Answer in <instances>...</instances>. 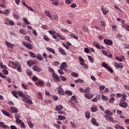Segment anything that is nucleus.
<instances>
[{
  "instance_id": "obj_1",
  "label": "nucleus",
  "mask_w": 129,
  "mask_h": 129,
  "mask_svg": "<svg viewBox=\"0 0 129 129\" xmlns=\"http://www.w3.org/2000/svg\"><path fill=\"white\" fill-rule=\"evenodd\" d=\"M18 94L21 96V97H23L22 98V100L24 102H26L28 104H33V101L31 100V99L30 98V96L28 95H26L25 96V94H24V93L23 92L19 91H18Z\"/></svg>"
},
{
  "instance_id": "obj_2",
  "label": "nucleus",
  "mask_w": 129,
  "mask_h": 129,
  "mask_svg": "<svg viewBox=\"0 0 129 129\" xmlns=\"http://www.w3.org/2000/svg\"><path fill=\"white\" fill-rule=\"evenodd\" d=\"M22 67V66L21 65V64H20V63H19V62H16L15 63V65L14 66V69H17V71L19 72H21L22 70L21 69Z\"/></svg>"
},
{
  "instance_id": "obj_3",
  "label": "nucleus",
  "mask_w": 129,
  "mask_h": 129,
  "mask_svg": "<svg viewBox=\"0 0 129 129\" xmlns=\"http://www.w3.org/2000/svg\"><path fill=\"white\" fill-rule=\"evenodd\" d=\"M104 43L106 45H108V46H112L113 45V42L110 39H104Z\"/></svg>"
},
{
  "instance_id": "obj_4",
  "label": "nucleus",
  "mask_w": 129,
  "mask_h": 129,
  "mask_svg": "<svg viewBox=\"0 0 129 129\" xmlns=\"http://www.w3.org/2000/svg\"><path fill=\"white\" fill-rule=\"evenodd\" d=\"M56 89H57V92L58 94H60V95H64V90L61 87H58L56 88Z\"/></svg>"
},
{
  "instance_id": "obj_5",
  "label": "nucleus",
  "mask_w": 129,
  "mask_h": 129,
  "mask_svg": "<svg viewBox=\"0 0 129 129\" xmlns=\"http://www.w3.org/2000/svg\"><path fill=\"white\" fill-rule=\"evenodd\" d=\"M23 45L25 46V47H27L28 49H33V45L29 43H27V42H23Z\"/></svg>"
},
{
  "instance_id": "obj_6",
  "label": "nucleus",
  "mask_w": 129,
  "mask_h": 129,
  "mask_svg": "<svg viewBox=\"0 0 129 129\" xmlns=\"http://www.w3.org/2000/svg\"><path fill=\"white\" fill-rule=\"evenodd\" d=\"M115 67L116 69H118V68H123L124 65L122 63H117L115 62Z\"/></svg>"
},
{
  "instance_id": "obj_7",
  "label": "nucleus",
  "mask_w": 129,
  "mask_h": 129,
  "mask_svg": "<svg viewBox=\"0 0 129 129\" xmlns=\"http://www.w3.org/2000/svg\"><path fill=\"white\" fill-rule=\"evenodd\" d=\"M98 110V107L95 106V105H93L91 108V111L92 112H96Z\"/></svg>"
},
{
  "instance_id": "obj_8",
  "label": "nucleus",
  "mask_w": 129,
  "mask_h": 129,
  "mask_svg": "<svg viewBox=\"0 0 129 129\" xmlns=\"http://www.w3.org/2000/svg\"><path fill=\"white\" fill-rule=\"evenodd\" d=\"M65 68H67V62H63L60 64V69L65 70Z\"/></svg>"
},
{
  "instance_id": "obj_9",
  "label": "nucleus",
  "mask_w": 129,
  "mask_h": 129,
  "mask_svg": "<svg viewBox=\"0 0 129 129\" xmlns=\"http://www.w3.org/2000/svg\"><path fill=\"white\" fill-rule=\"evenodd\" d=\"M52 76L54 78V79H55V81L57 82H59V81H60L61 80H60V78H59L58 75H56L55 73H52Z\"/></svg>"
},
{
  "instance_id": "obj_10",
  "label": "nucleus",
  "mask_w": 129,
  "mask_h": 129,
  "mask_svg": "<svg viewBox=\"0 0 129 129\" xmlns=\"http://www.w3.org/2000/svg\"><path fill=\"white\" fill-rule=\"evenodd\" d=\"M6 45L8 47V48H10L11 49H14V45L8 41H6Z\"/></svg>"
},
{
  "instance_id": "obj_11",
  "label": "nucleus",
  "mask_w": 129,
  "mask_h": 129,
  "mask_svg": "<svg viewBox=\"0 0 129 129\" xmlns=\"http://www.w3.org/2000/svg\"><path fill=\"white\" fill-rule=\"evenodd\" d=\"M0 127H3V128H10V127L6 124L3 121L0 122Z\"/></svg>"
},
{
  "instance_id": "obj_12",
  "label": "nucleus",
  "mask_w": 129,
  "mask_h": 129,
  "mask_svg": "<svg viewBox=\"0 0 129 129\" xmlns=\"http://www.w3.org/2000/svg\"><path fill=\"white\" fill-rule=\"evenodd\" d=\"M59 51L60 52V54L61 55H64V56H67V53H66V52H65V50L63 49V48L59 47L58 48Z\"/></svg>"
},
{
  "instance_id": "obj_13",
  "label": "nucleus",
  "mask_w": 129,
  "mask_h": 129,
  "mask_svg": "<svg viewBox=\"0 0 129 129\" xmlns=\"http://www.w3.org/2000/svg\"><path fill=\"white\" fill-rule=\"evenodd\" d=\"M2 112L3 113V114L11 118V115L10 114V113H9L8 111H6L5 110H2Z\"/></svg>"
},
{
  "instance_id": "obj_14",
  "label": "nucleus",
  "mask_w": 129,
  "mask_h": 129,
  "mask_svg": "<svg viewBox=\"0 0 129 129\" xmlns=\"http://www.w3.org/2000/svg\"><path fill=\"white\" fill-rule=\"evenodd\" d=\"M91 123H92L94 125H96V126H98V123L96 122V119L94 118H92L91 120Z\"/></svg>"
},
{
  "instance_id": "obj_15",
  "label": "nucleus",
  "mask_w": 129,
  "mask_h": 129,
  "mask_svg": "<svg viewBox=\"0 0 129 129\" xmlns=\"http://www.w3.org/2000/svg\"><path fill=\"white\" fill-rule=\"evenodd\" d=\"M32 69L34 70V71H36L37 72H40V71H41V69H40V68L37 66H33Z\"/></svg>"
},
{
  "instance_id": "obj_16",
  "label": "nucleus",
  "mask_w": 129,
  "mask_h": 129,
  "mask_svg": "<svg viewBox=\"0 0 129 129\" xmlns=\"http://www.w3.org/2000/svg\"><path fill=\"white\" fill-rule=\"evenodd\" d=\"M119 106H120V107H123V108H125L127 107V103L125 102L121 103L119 104Z\"/></svg>"
},
{
  "instance_id": "obj_17",
  "label": "nucleus",
  "mask_w": 129,
  "mask_h": 129,
  "mask_svg": "<svg viewBox=\"0 0 129 129\" xmlns=\"http://www.w3.org/2000/svg\"><path fill=\"white\" fill-rule=\"evenodd\" d=\"M27 64L29 67H32L33 65H35V61L33 60H28L27 61Z\"/></svg>"
},
{
  "instance_id": "obj_18",
  "label": "nucleus",
  "mask_w": 129,
  "mask_h": 129,
  "mask_svg": "<svg viewBox=\"0 0 129 129\" xmlns=\"http://www.w3.org/2000/svg\"><path fill=\"white\" fill-rule=\"evenodd\" d=\"M105 114L108 115L109 116H112V115H113L112 112H110L109 110H106V111H105Z\"/></svg>"
},
{
  "instance_id": "obj_19",
  "label": "nucleus",
  "mask_w": 129,
  "mask_h": 129,
  "mask_svg": "<svg viewBox=\"0 0 129 129\" xmlns=\"http://www.w3.org/2000/svg\"><path fill=\"white\" fill-rule=\"evenodd\" d=\"M85 97H86V98H87L88 99H91V98H92V97H93V94H85Z\"/></svg>"
},
{
  "instance_id": "obj_20",
  "label": "nucleus",
  "mask_w": 129,
  "mask_h": 129,
  "mask_svg": "<svg viewBox=\"0 0 129 129\" xmlns=\"http://www.w3.org/2000/svg\"><path fill=\"white\" fill-rule=\"evenodd\" d=\"M36 58L38 59V60H39L40 61H42L43 60V56L40 54V53H38L36 56Z\"/></svg>"
},
{
  "instance_id": "obj_21",
  "label": "nucleus",
  "mask_w": 129,
  "mask_h": 129,
  "mask_svg": "<svg viewBox=\"0 0 129 129\" xmlns=\"http://www.w3.org/2000/svg\"><path fill=\"white\" fill-rule=\"evenodd\" d=\"M36 85L37 86H43L44 83L41 81H39L37 83H35Z\"/></svg>"
},
{
  "instance_id": "obj_22",
  "label": "nucleus",
  "mask_w": 129,
  "mask_h": 129,
  "mask_svg": "<svg viewBox=\"0 0 129 129\" xmlns=\"http://www.w3.org/2000/svg\"><path fill=\"white\" fill-rule=\"evenodd\" d=\"M61 109H63V106L59 105H57L55 107V110H61Z\"/></svg>"
},
{
  "instance_id": "obj_23",
  "label": "nucleus",
  "mask_w": 129,
  "mask_h": 129,
  "mask_svg": "<svg viewBox=\"0 0 129 129\" xmlns=\"http://www.w3.org/2000/svg\"><path fill=\"white\" fill-rule=\"evenodd\" d=\"M11 108L13 112H15V113H18V108L14 106H11Z\"/></svg>"
},
{
  "instance_id": "obj_24",
  "label": "nucleus",
  "mask_w": 129,
  "mask_h": 129,
  "mask_svg": "<svg viewBox=\"0 0 129 129\" xmlns=\"http://www.w3.org/2000/svg\"><path fill=\"white\" fill-rule=\"evenodd\" d=\"M44 14H45V16H46L47 17H49V18H52V16L50 14V12L49 11H45Z\"/></svg>"
},
{
  "instance_id": "obj_25",
  "label": "nucleus",
  "mask_w": 129,
  "mask_h": 129,
  "mask_svg": "<svg viewBox=\"0 0 129 129\" xmlns=\"http://www.w3.org/2000/svg\"><path fill=\"white\" fill-rule=\"evenodd\" d=\"M122 27H123V28H125V30L129 32V25H128L123 23L122 24Z\"/></svg>"
},
{
  "instance_id": "obj_26",
  "label": "nucleus",
  "mask_w": 129,
  "mask_h": 129,
  "mask_svg": "<svg viewBox=\"0 0 129 129\" xmlns=\"http://www.w3.org/2000/svg\"><path fill=\"white\" fill-rule=\"evenodd\" d=\"M10 14V10L7 9L5 11H2V15H6V16H9Z\"/></svg>"
},
{
  "instance_id": "obj_27",
  "label": "nucleus",
  "mask_w": 129,
  "mask_h": 129,
  "mask_svg": "<svg viewBox=\"0 0 129 129\" xmlns=\"http://www.w3.org/2000/svg\"><path fill=\"white\" fill-rule=\"evenodd\" d=\"M101 10L104 15H107V13H108V10L106 9H103V8H102Z\"/></svg>"
},
{
  "instance_id": "obj_28",
  "label": "nucleus",
  "mask_w": 129,
  "mask_h": 129,
  "mask_svg": "<svg viewBox=\"0 0 129 129\" xmlns=\"http://www.w3.org/2000/svg\"><path fill=\"white\" fill-rule=\"evenodd\" d=\"M46 50H48V51H49V52H51L52 53V54H55V50L53 48H51L50 47H46Z\"/></svg>"
},
{
  "instance_id": "obj_29",
  "label": "nucleus",
  "mask_w": 129,
  "mask_h": 129,
  "mask_svg": "<svg viewBox=\"0 0 129 129\" xmlns=\"http://www.w3.org/2000/svg\"><path fill=\"white\" fill-rule=\"evenodd\" d=\"M51 21H58V16L57 15H54L53 17L51 16Z\"/></svg>"
},
{
  "instance_id": "obj_30",
  "label": "nucleus",
  "mask_w": 129,
  "mask_h": 129,
  "mask_svg": "<svg viewBox=\"0 0 129 129\" xmlns=\"http://www.w3.org/2000/svg\"><path fill=\"white\" fill-rule=\"evenodd\" d=\"M58 119H59V120H65V119H66V117H65L64 116L58 115Z\"/></svg>"
},
{
  "instance_id": "obj_31",
  "label": "nucleus",
  "mask_w": 129,
  "mask_h": 129,
  "mask_svg": "<svg viewBox=\"0 0 129 129\" xmlns=\"http://www.w3.org/2000/svg\"><path fill=\"white\" fill-rule=\"evenodd\" d=\"M82 30L83 31H84V32H85L86 33H88V32H89V31L88 30V28H87L86 26H83Z\"/></svg>"
},
{
  "instance_id": "obj_32",
  "label": "nucleus",
  "mask_w": 129,
  "mask_h": 129,
  "mask_svg": "<svg viewBox=\"0 0 129 129\" xmlns=\"http://www.w3.org/2000/svg\"><path fill=\"white\" fill-rule=\"evenodd\" d=\"M70 36L72 37V38H74V39H75L76 40H78V37H77V36L75 35L73 33H71L70 34Z\"/></svg>"
},
{
  "instance_id": "obj_33",
  "label": "nucleus",
  "mask_w": 129,
  "mask_h": 129,
  "mask_svg": "<svg viewBox=\"0 0 129 129\" xmlns=\"http://www.w3.org/2000/svg\"><path fill=\"white\" fill-rule=\"evenodd\" d=\"M93 45L95 46L96 48H97V49H101V47H100V45L98 43H93Z\"/></svg>"
},
{
  "instance_id": "obj_34",
  "label": "nucleus",
  "mask_w": 129,
  "mask_h": 129,
  "mask_svg": "<svg viewBox=\"0 0 129 129\" xmlns=\"http://www.w3.org/2000/svg\"><path fill=\"white\" fill-rule=\"evenodd\" d=\"M12 93L15 97H16V98H18V96H17L18 92H17V91H12Z\"/></svg>"
},
{
  "instance_id": "obj_35",
  "label": "nucleus",
  "mask_w": 129,
  "mask_h": 129,
  "mask_svg": "<svg viewBox=\"0 0 129 129\" xmlns=\"http://www.w3.org/2000/svg\"><path fill=\"white\" fill-rule=\"evenodd\" d=\"M90 87H88L86 89L84 90V93H89V91H90Z\"/></svg>"
},
{
  "instance_id": "obj_36",
  "label": "nucleus",
  "mask_w": 129,
  "mask_h": 129,
  "mask_svg": "<svg viewBox=\"0 0 129 129\" xmlns=\"http://www.w3.org/2000/svg\"><path fill=\"white\" fill-rule=\"evenodd\" d=\"M29 54L31 57H32V58H36V54L34 53V52L30 51Z\"/></svg>"
},
{
  "instance_id": "obj_37",
  "label": "nucleus",
  "mask_w": 129,
  "mask_h": 129,
  "mask_svg": "<svg viewBox=\"0 0 129 129\" xmlns=\"http://www.w3.org/2000/svg\"><path fill=\"white\" fill-rule=\"evenodd\" d=\"M52 65L53 66H57V65H60V62L56 61H53L52 62Z\"/></svg>"
},
{
  "instance_id": "obj_38",
  "label": "nucleus",
  "mask_w": 129,
  "mask_h": 129,
  "mask_svg": "<svg viewBox=\"0 0 129 129\" xmlns=\"http://www.w3.org/2000/svg\"><path fill=\"white\" fill-rule=\"evenodd\" d=\"M83 80L78 79L75 81V83H83Z\"/></svg>"
},
{
  "instance_id": "obj_39",
  "label": "nucleus",
  "mask_w": 129,
  "mask_h": 129,
  "mask_svg": "<svg viewBox=\"0 0 129 129\" xmlns=\"http://www.w3.org/2000/svg\"><path fill=\"white\" fill-rule=\"evenodd\" d=\"M88 58L90 62H91L92 63H94V59L92 58V56H88Z\"/></svg>"
},
{
  "instance_id": "obj_40",
  "label": "nucleus",
  "mask_w": 129,
  "mask_h": 129,
  "mask_svg": "<svg viewBox=\"0 0 129 129\" xmlns=\"http://www.w3.org/2000/svg\"><path fill=\"white\" fill-rule=\"evenodd\" d=\"M102 65L103 67H104V68H105L106 69H107V68H108V65L105 62H103L102 63Z\"/></svg>"
},
{
  "instance_id": "obj_41",
  "label": "nucleus",
  "mask_w": 129,
  "mask_h": 129,
  "mask_svg": "<svg viewBox=\"0 0 129 129\" xmlns=\"http://www.w3.org/2000/svg\"><path fill=\"white\" fill-rule=\"evenodd\" d=\"M19 33H20V34H22L23 35H27L26 31H24L23 29H20L19 30Z\"/></svg>"
},
{
  "instance_id": "obj_42",
  "label": "nucleus",
  "mask_w": 129,
  "mask_h": 129,
  "mask_svg": "<svg viewBox=\"0 0 129 129\" xmlns=\"http://www.w3.org/2000/svg\"><path fill=\"white\" fill-rule=\"evenodd\" d=\"M13 17L14 18V19H16V20H19V15H18L15 13H13Z\"/></svg>"
},
{
  "instance_id": "obj_43",
  "label": "nucleus",
  "mask_w": 129,
  "mask_h": 129,
  "mask_svg": "<svg viewBox=\"0 0 129 129\" xmlns=\"http://www.w3.org/2000/svg\"><path fill=\"white\" fill-rule=\"evenodd\" d=\"M24 39H25V40H27V41H29V43L32 42V41H31V40H30V37L28 36H25L24 37Z\"/></svg>"
},
{
  "instance_id": "obj_44",
  "label": "nucleus",
  "mask_w": 129,
  "mask_h": 129,
  "mask_svg": "<svg viewBox=\"0 0 129 129\" xmlns=\"http://www.w3.org/2000/svg\"><path fill=\"white\" fill-rule=\"evenodd\" d=\"M71 75L72 76H73V77H78V74H77V73L75 72L72 73Z\"/></svg>"
},
{
  "instance_id": "obj_45",
  "label": "nucleus",
  "mask_w": 129,
  "mask_h": 129,
  "mask_svg": "<svg viewBox=\"0 0 129 129\" xmlns=\"http://www.w3.org/2000/svg\"><path fill=\"white\" fill-rule=\"evenodd\" d=\"M66 94H67L68 95H70V96H71V95H72V92L71 91H66L65 92Z\"/></svg>"
},
{
  "instance_id": "obj_46",
  "label": "nucleus",
  "mask_w": 129,
  "mask_h": 129,
  "mask_svg": "<svg viewBox=\"0 0 129 129\" xmlns=\"http://www.w3.org/2000/svg\"><path fill=\"white\" fill-rule=\"evenodd\" d=\"M27 73L29 76H32V75H33V72L31 71V70H27Z\"/></svg>"
},
{
  "instance_id": "obj_47",
  "label": "nucleus",
  "mask_w": 129,
  "mask_h": 129,
  "mask_svg": "<svg viewBox=\"0 0 129 129\" xmlns=\"http://www.w3.org/2000/svg\"><path fill=\"white\" fill-rule=\"evenodd\" d=\"M85 116H86V118H88V119L90 118V113H89V112L86 113Z\"/></svg>"
},
{
  "instance_id": "obj_48",
  "label": "nucleus",
  "mask_w": 129,
  "mask_h": 129,
  "mask_svg": "<svg viewBox=\"0 0 129 129\" xmlns=\"http://www.w3.org/2000/svg\"><path fill=\"white\" fill-rule=\"evenodd\" d=\"M114 100H115L114 97H112L109 99V102H110V103H113V101H114Z\"/></svg>"
},
{
  "instance_id": "obj_49",
  "label": "nucleus",
  "mask_w": 129,
  "mask_h": 129,
  "mask_svg": "<svg viewBox=\"0 0 129 129\" xmlns=\"http://www.w3.org/2000/svg\"><path fill=\"white\" fill-rule=\"evenodd\" d=\"M59 77L61 78V80L62 81H66L67 80L66 77L63 76H60Z\"/></svg>"
},
{
  "instance_id": "obj_50",
  "label": "nucleus",
  "mask_w": 129,
  "mask_h": 129,
  "mask_svg": "<svg viewBox=\"0 0 129 129\" xmlns=\"http://www.w3.org/2000/svg\"><path fill=\"white\" fill-rule=\"evenodd\" d=\"M15 119H20L21 118V116L18 114H16L15 115Z\"/></svg>"
},
{
  "instance_id": "obj_51",
  "label": "nucleus",
  "mask_w": 129,
  "mask_h": 129,
  "mask_svg": "<svg viewBox=\"0 0 129 129\" xmlns=\"http://www.w3.org/2000/svg\"><path fill=\"white\" fill-rule=\"evenodd\" d=\"M102 98L103 100H104V101H106L107 100V97L105 96L104 95H102Z\"/></svg>"
},
{
  "instance_id": "obj_52",
  "label": "nucleus",
  "mask_w": 129,
  "mask_h": 129,
  "mask_svg": "<svg viewBox=\"0 0 129 129\" xmlns=\"http://www.w3.org/2000/svg\"><path fill=\"white\" fill-rule=\"evenodd\" d=\"M23 21L25 22L26 24H27V25H30V22H28V19H27V18H23Z\"/></svg>"
},
{
  "instance_id": "obj_53",
  "label": "nucleus",
  "mask_w": 129,
  "mask_h": 129,
  "mask_svg": "<svg viewBox=\"0 0 129 129\" xmlns=\"http://www.w3.org/2000/svg\"><path fill=\"white\" fill-rule=\"evenodd\" d=\"M126 97H127V96H126V94L125 93L122 95V98L123 100H125V99H126Z\"/></svg>"
},
{
  "instance_id": "obj_54",
  "label": "nucleus",
  "mask_w": 129,
  "mask_h": 129,
  "mask_svg": "<svg viewBox=\"0 0 129 129\" xmlns=\"http://www.w3.org/2000/svg\"><path fill=\"white\" fill-rule=\"evenodd\" d=\"M104 88H105V86H100L99 87V90H100V91H103V90H104Z\"/></svg>"
},
{
  "instance_id": "obj_55",
  "label": "nucleus",
  "mask_w": 129,
  "mask_h": 129,
  "mask_svg": "<svg viewBox=\"0 0 129 129\" xmlns=\"http://www.w3.org/2000/svg\"><path fill=\"white\" fill-rule=\"evenodd\" d=\"M63 70H61V69L60 70H58V73H59V74H60L61 75H64V72H63V71H62Z\"/></svg>"
},
{
  "instance_id": "obj_56",
  "label": "nucleus",
  "mask_w": 129,
  "mask_h": 129,
  "mask_svg": "<svg viewBox=\"0 0 129 129\" xmlns=\"http://www.w3.org/2000/svg\"><path fill=\"white\" fill-rule=\"evenodd\" d=\"M3 72L5 75H8L9 74V72L7 70H3Z\"/></svg>"
},
{
  "instance_id": "obj_57",
  "label": "nucleus",
  "mask_w": 129,
  "mask_h": 129,
  "mask_svg": "<svg viewBox=\"0 0 129 129\" xmlns=\"http://www.w3.org/2000/svg\"><path fill=\"white\" fill-rule=\"evenodd\" d=\"M20 126L22 128H26V126L25 125V123L24 122L21 123Z\"/></svg>"
},
{
  "instance_id": "obj_58",
  "label": "nucleus",
  "mask_w": 129,
  "mask_h": 129,
  "mask_svg": "<svg viewBox=\"0 0 129 129\" xmlns=\"http://www.w3.org/2000/svg\"><path fill=\"white\" fill-rule=\"evenodd\" d=\"M115 59L116 60H117V61H119V62H122V59L118 56L116 57Z\"/></svg>"
},
{
  "instance_id": "obj_59",
  "label": "nucleus",
  "mask_w": 129,
  "mask_h": 129,
  "mask_svg": "<svg viewBox=\"0 0 129 129\" xmlns=\"http://www.w3.org/2000/svg\"><path fill=\"white\" fill-rule=\"evenodd\" d=\"M108 117L109 121H110L111 122H113V117H111V116H110L109 117Z\"/></svg>"
},
{
  "instance_id": "obj_60",
  "label": "nucleus",
  "mask_w": 129,
  "mask_h": 129,
  "mask_svg": "<svg viewBox=\"0 0 129 129\" xmlns=\"http://www.w3.org/2000/svg\"><path fill=\"white\" fill-rule=\"evenodd\" d=\"M71 124L72 126V127H74V128H76L77 127V125H76V124H75L74 123H73V122H71Z\"/></svg>"
},
{
  "instance_id": "obj_61",
  "label": "nucleus",
  "mask_w": 129,
  "mask_h": 129,
  "mask_svg": "<svg viewBox=\"0 0 129 129\" xmlns=\"http://www.w3.org/2000/svg\"><path fill=\"white\" fill-rule=\"evenodd\" d=\"M107 70L110 72V73H113V70H112V69L110 67H108L107 68Z\"/></svg>"
},
{
  "instance_id": "obj_62",
  "label": "nucleus",
  "mask_w": 129,
  "mask_h": 129,
  "mask_svg": "<svg viewBox=\"0 0 129 129\" xmlns=\"http://www.w3.org/2000/svg\"><path fill=\"white\" fill-rule=\"evenodd\" d=\"M52 98L55 101H57V100L58 99V96H53Z\"/></svg>"
},
{
  "instance_id": "obj_63",
  "label": "nucleus",
  "mask_w": 129,
  "mask_h": 129,
  "mask_svg": "<svg viewBox=\"0 0 129 129\" xmlns=\"http://www.w3.org/2000/svg\"><path fill=\"white\" fill-rule=\"evenodd\" d=\"M16 122L17 123H18V124H19L22 123V121H21V120L20 119H17L16 120Z\"/></svg>"
},
{
  "instance_id": "obj_64",
  "label": "nucleus",
  "mask_w": 129,
  "mask_h": 129,
  "mask_svg": "<svg viewBox=\"0 0 129 129\" xmlns=\"http://www.w3.org/2000/svg\"><path fill=\"white\" fill-rule=\"evenodd\" d=\"M10 127H11V129H18V128H17V126H16L14 125H11Z\"/></svg>"
}]
</instances>
